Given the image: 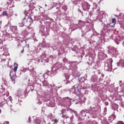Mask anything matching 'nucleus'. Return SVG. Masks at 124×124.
I'll list each match as a JSON object with an SVG mask.
<instances>
[{"label":"nucleus","instance_id":"6ab92c4d","mask_svg":"<svg viewBox=\"0 0 124 124\" xmlns=\"http://www.w3.org/2000/svg\"><path fill=\"white\" fill-rule=\"evenodd\" d=\"M69 83V82L68 81H66V82H65V84H68Z\"/></svg>","mask_w":124,"mask_h":124},{"label":"nucleus","instance_id":"20e7f679","mask_svg":"<svg viewBox=\"0 0 124 124\" xmlns=\"http://www.w3.org/2000/svg\"><path fill=\"white\" fill-rule=\"evenodd\" d=\"M108 48L109 50H111L112 51V52H113V53L115 54V55H118V53L119 51H118V50L115 49V48L114 47L109 46Z\"/></svg>","mask_w":124,"mask_h":124},{"label":"nucleus","instance_id":"412c9836","mask_svg":"<svg viewBox=\"0 0 124 124\" xmlns=\"http://www.w3.org/2000/svg\"><path fill=\"white\" fill-rule=\"evenodd\" d=\"M105 105H106V106H107V105H108V102H106V103H105Z\"/></svg>","mask_w":124,"mask_h":124},{"label":"nucleus","instance_id":"7ed1b4c3","mask_svg":"<svg viewBox=\"0 0 124 124\" xmlns=\"http://www.w3.org/2000/svg\"><path fill=\"white\" fill-rule=\"evenodd\" d=\"M112 68V61L109 60L108 61V63L105 64V69L106 70H109V69H111Z\"/></svg>","mask_w":124,"mask_h":124},{"label":"nucleus","instance_id":"f8f14e48","mask_svg":"<svg viewBox=\"0 0 124 124\" xmlns=\"http://www.w3.org/2000/svg\"><path fill=\"white\" fill-rule=\"evenodd\" d=\"M11 81L14 82V84H15V78H11Z\"/></svg>","mask_w":124,"mask_h":124},{"label":"nucleus","instance_id":"aec40b11","mask_svg":"<svg viewBox=\"0 0 124 124\" xmlns=\"http://www.w3.org/2000/svg\"><path fill=\"white\" fill-rule=\"evenodd\" d=\"M81 79H83L84 81H85L86 78H85L83 77V78H82Z\"/></svg>","mask_w":124,"mask_h":124},{"label":"nucleus","instance_id":"1a4fd4ad","mask_svg":"<svg viewBox=\"0 0 124 124\" xmlns=\"http://www.w3.org/2000/svg\"><path fill=\"white\" fill-rule=\"evenodd\" d=\"M17 68H18V64L17 63H15V64H14V72H16V71H17Z\"/></svg>","mask_w":124,"mask_h":124},{"label":"nucleus","instance_id":"9b49d317","mask_svg":"<svg viewBox=\"0 0 124 124\" xmlns=\"http://www.w3.org/2000/svg\"><path fill=\"white\" fill-rule=\"evenodd\" d=\"M37 103L38 104H41L42 103V102L41 101V100L38 99V101L37 102Z\"/></svg>","mask_w":124,"mask_h":124},{"label":"nucleus","instance_id":"b1692460","mask_svg":"<svg viewBox=\"0 0 124 124\" xmlns=\"http://www.w3.org/2000/svg\"><path fill=\"white\" fill-rule=\"evenodd\" d=\"M120 43L116 42V44H119Z\"/></svg>","mask_w":124,"mask_h":124},{"label":"nucleus","instance_id":"4468645a","mask_svg":"<svg viewBox=\"0 0 124 124\" xmlns=\"http://www.w3.org/2000/svg\"><path fill=\"white\" fill-rule=\"evenodd\" d=\"M65 76L66 79H69V75L66 74Z\"/></svg>","mask_w":124,"mask_h":124},{"label":"nucleus","instance_id":"4be33fe9","mask_svg":"<svg viewBox=\"0 0 124 124\" xmlns=\"http://www.w3.org/2000/svg\"><path fill=\"white\" fill-rule=\"evenodd\" d=\"M21 53H24V49H23L22 50H21Z\"/></svg>","mask_w":124,"mask_h":124},{"label":"nucleus","instance_id":"ddd939ff","mask_svg":"<svg viewBox=\"0 0 124 124\" xmlns=\"http://www.w3.org/2000/svg\"><path fill=\"white\" fill-rule=\"evenodd\" d=\"M116 18H113V19H112V23H116Z\"/></svg>","mask_w":124,"mask_h":124},{"label":"nucleus","instance_id":"0eeeda50","mask_svg":"<svg viewBox=\"0 0 124 124\" xmlns=\"http://www.w3.org/2000/svg\"><path fill=\"white\" fill-rule=\"evenodd\" d=\"M54 67L56 68L57 69H59V68H61L62 67V63L58 62L55 64Z\"/></svg>","mask_w":124,"mask_h":124},{"label":"nucleus","instance_id":"cd10ccee","mask_svg":"<svg viewBox=\"0 0 124 124\" xmlns=\"http://www.w3.org/2000/svg\"><path fill=\"white\" fill-rule=\"evenodd\" d=\"M80 0V1H81V0Z\"/></svg>","mask_w":124,"mask_h":124},{"label":"nucleus","instance_id":"f257e3e1","mask_svg":"<svg viewBox=\"0 0 124 124\" xmlns=\"http://www.w3.org/2000/svg\"><path fill=\"white\" fill-rule=\"evenodd\" d=\"M62 105L65 107H69L71 105V99L68 97L63 98L62 102Z\"/></svg>","mask_w":124,"mask_h":124},{"label":"nucleus","instance_id":"2eb2a0df","mask_svg":"<svg viewBox=\"0 0 124 124\" xmlns=\"http://www.w3.org/2000/svg\"><path fill=\"white\" fill-rule=\"evenodd\" d=\"M7 14V13H6V11H3V15L5 16Z\"/></svg>","mask_w":124,"mask_h":124},{"label":"nucleus","instance_id":"5701e85b","mask_svg":"<svg viewBox=\"0 0 124 124\" xmlns=\"http://www.w3.org/2000/svg\"><path fill=\"white\" fill-rule=\"evenodd\" d=\"M29 120L31 122V118H29Z\"/></svg>","mask_w":124,"mask_h":124},{"label":"nucleus","instance_id":"f03ea898","mask_svg":"<svg viewBox=\"0 0 124 124\" xmlns=\"http://www.w3.org/2000/svg\"><path fill=\"white\" fill-rule=\"evenodd\" d=\"M90 6H91V5H89V3H88L87 2H84L82 4V8L84 11H89V9H90Z\"/></svg>","mask_w":124,"mask_h":124},{"label":"nucleus","instance_id":"a211bd4d","mask_svg":"<svg viewBox=\"0 0 124 124\" xmlns=\"http://www.w3.org/2000/svg\"><path fill=\"white\" fill-rule=\"evenodd\" d=\"M78 12H80L81 13V14H83V12L82 11H81V10H78Z\"/></svg>","mask_w":124,"mask_h":124},{"label":"nucleus","instance_id":"f3484780","mask_svg":"<svg viewBox=\"0 0 124 124\" xmlns=\"http://www.w3.org/2000/svg\"><path fill=\"white\" fill-rule=\"evenodd\" d=\"M121 106H122V107H123V108L124 107V103L121 102Z\"/></svg>","mask_w":124,"mask_h":124},{"label":"nucleus","instance_id":"9d476101","mask_svg":"<svg viewBox=\"0 0 124 124\" xmlns=\"http://www.w3.org/2000/svg\"><path fill=\"white\" fill-rule=\"evenodd\" d=\"M82 116H83V117H86V113H87V111H86V110H82L81 112H80Z\"/></svg>","mask_w":124,"mask_h":124},{"label":"nucleus","instance_id":"bb28decb","mask_svg":"<svg viewBox=\"0 0 124 124\" xmlns=\"http://www.w3.org/2000/svg\"><path fill=\"white\" fill-rule=\"evenodd\" d=\"M50 58H53V56H50Z\"/></svg>","mask_w":124,"mask_h":124},{"label":"nucleus","instance_id":"dca6fc26","mask_svg":"<svg viewBox=\"0 0 124 124\" xmlns=\"http://www.w3.org/2000/svg\"><path fill=\"white\" fill-rule=\"evenodd\" d=\"M117 124H124V123L122 121H119Z\"/></svg>","mask_w":124,"mask_h":124},{"label":"nucleus","instance_id":"6e6552de","mask_svg":"<svg viewBox=\"0 0 124 124\" xmlns=\"http://www.w3.org/2000/svg\"><path fill=\"white\" fill-rule=\"evenodd\" d=\"M116 118V116L114 114H112L111 116L108 117V120H110V121H113Z\"/></svg>","mask_w":124,"mask_h":124},{"label":"nucleus","instance_id":"a878e982","mask_svg":"<svg viewBox=\"0 0 124 124\" xmlns=\"http://www.w3.org/2000/svg\"><path fill=\"white\" fill-rule=\"evenodd\" d=\"M45 6H47V4H46V5H45Z\"/></svg>","mask_w":124,"mask_h":124},{"label":"nucleus","instance_id":"393cba45","mask_svg":"<svg viewBox=\"0 0 124 124\" xmlns=\"http://www.w3.org/2000/svg\"><path fill=\"white\" fill-rule=\"evenodd\" d=\"M1 113V110L0 109V114Z\"/></svg>","mask_w":124,"mask_h":124},{"label":"nucleus","instance_id":"423d86ee","mask_svg":"<svg viewBox=\"0 0 124 124\" xmlns=\"http://www.w3.org/2000/svg\"><path fill=\"white\" fill-rule=\"evenodd\" d=\"M25 21V22H27V20L26 19V18H24L23 20L19 23V26L20 27H24L25 26V22L24 21Z\"/></svg>","mask_w":124,"mask_h":124},{"label":"nucleus","instance_id":"39448f33","mask_svg":"<svg viewBox=\"0 0 124 124\" xmlns=\"http://www.w3.org/2000/svg\"><path fill=\"white\" fill-rule=\"evenodd\" d=\"M118 66H121V67H124V60H120L119 62L117 63Z\"/></svg>","mask_w":124,"mask_h":124}]
</instances>
